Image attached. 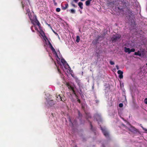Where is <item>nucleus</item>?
I'll use <instances>...</instances> for the list:
<instances>
[{
  "label": "nucleus",
  "instance_id": "obj_4",
  "mask_svg": "<svg viewBox=\"0 0 147 147\" xmlns=\"http://www.w3.org/2000/svg\"><path fill=\"white\" fill-rule=\"evenodd\" d=\"M61 62L63 63L65 68L67 69L69 67V65L64 59H61Z\"/></svg>",
  "mask_w": 147,
  "mask_h": 147
},
{
  "label": "nucleus",
  "instance_id": "obj_20",
  "mask_svg": "<svg viewBox=\"0 0 147 147\" xmlns=\"http://www.w3.org/2000/svg\"><path fill=\"white\" fill-rule=\"evenodd\" d=\"M135 51V49L134 48L131 49L130 50V53L131 52H134Z\"/></svg>",
  "mask_w": 147,
  "mask_h": 147
},
{
  "label": "nucleus",
  "instance_id": "obj_11",
  "mask_svg": "<svg viewBox=\"0 0 147 147\" xmlns=\"http://www.w3.org/2000/svg\"><path fill=\"white\" fill-rule=\"evenodd\" d=\"M134 55H138L140 56H141V54L139 51H138L137 52H135Z\"/></svg>",
  "mask_w": 147,
  "mask_h": 147
},
{
  "label": "nucleus",
  "instance_id": "obj_24",
  "mask_svg": "<svg viewBox=\"0 0 147 147\" xmlns=\"http://www.w3.org/2000/svg\"><path fill=\"white\" fill-rule=\"evenodd\" d=\"M144 102L145 104H147V98H146L144 99Z\"/></svg>",
  "mask_w": 147,
  "mask_h": 147
},
{
  "label": "nucleus",
  "instance_id": "obj_42",
  "mask_svg": "<svg viewBox=\"0 0 147 147\" xmlns=\"http://www.w3.org/2000/svg\"><path fill=\"white\" fill-rule=\"evenodd\" d=\"M56 9H60V8H57Z\"/></svg>",
  "mask_w": 147,
  "mask_h": 147
},
{
  "label": "nucleus",
  "instance_id": "obj_22",
  "mask_svg": "<svg viewBox=\"0 0 147 147\" xmlns=\"http://www.w3.org/2000/svg\"><path fill=\"white\" fill-rule=\"evenodd\" d=\"M123 106V105L122 103H121L119 104V107H122Z\"/></svg>",
  "mask_w": 147,
  "mask_h": 147
},
{
  "label": "nucleus",
  "instance_id": "obj_44",
  "mask_svg": "<svg viewBox=\"0 0 147 147\" xmlns=\"http://www.w3.org/2000/svg\"><path fill=\"white\" fill-rule=\"evenodd\" d=\"M91 117L90 116H89L88 117V118H91Z\"/></svg>",
  "mask_w": 147,
  "mask_h": 147
},
{
  "label": "nucleus",
  "instance_id": "obj_16",
  "mask_svg": "<svg viewBox=\"0 0 147 147\" xmlns=\"http://www.w3.org/2000/svg\"><path fill=\"white\" fill-rule=\"evenodd\" d=\"M54 53V54H55L56 56L59 59V57L58 56V55H57V53L55 51V52H53Z\"/></svg>",
  "mask_w": 147,
  "mask_h": 147
},
{
  "label": "nucleus",
  "instance_id": "obj_2",
  "mask_svg": "<svg viewBox=\"0 0 147 147\" xmlns=\"http://www.w3.org/2000/svg\"><path fill=\"white\" fill-rule=\"evenodd\" d=\"M66 85L68 89L72 90L73 93L74 94L76 97H78L75 91L74 90V88L69 83H67L66 84Z\"/></svg>",
  "mask_w": 147,
  "mask_h": 147
},
{
  "label": "nucleus",
  "instance_id": "obj_51",
  "mask_svg": "<svg viewBox=\"0 0 147 147\" xmlns=\"http://www.w3.org/2000/svg\"><path fill=\"white\" fill-rule=\"evenodd\" d=\"M103 147H105L104 146V145H103Z\"/></svg>",
  "mask_w": 147,
  "mask_h": 147
},
{
  "label": "nucleus",
  "instance_id": "obj_38",
  "mask_svg": "<svg viewBox=\"0 0 147 147\" xmlns=\"http://www.w3.org/2000/svg\"><path fill=\"white\" fill-rule=\"evenodd\" d=\"M116 15H120V14L118 12V13H116Z\"/></svg>",
  "mask_w": 147,
  "mask_h": 147
},
{
  "label": "nucleus",
  "instance_id": "obj_6",
  "mask_svg": "<svg viewBox=\"0 0 147 147\" xmlns=\"http://www.w3.org/2000/svg\"><path fill=\"white\" fill-rule=\"evenodd\" d=\"M56 99L57 100H60L61 101H63V100H65L64 98L63 99V97H64V96L63 95H61L60 94L57 95L56 94Z\"/></svg>",
  "mask_w": 147,
  "mask_h": 147
},
{
  "label": "nucleus",
  "instance_id": "obj_46",
  "mask_svg": "<svg viewBox=\"0 0 147 147\" xmlns=\"http://www.w3.org/2000/svg\"><path fill=\"white\" fill-rule=\"evenodd\" d=\"M82 1H85V0H81Z\"/></svg>",
  "mask_w": 147,
  "mask_h": 147
},
{
  "label": "nucleus",
  "instance_id": "obj_36",
  "mask_svg": "<svg viewBox=\"0 0 147 147\" xmlns=\"http://www.w3.org/2000/svg\"><path fill=\"white\" fill-rule=\"evenodd\" d=\"M61 10H56V11L59 12Z\"/></svg>",
  "mask_w": 147,
  "mask_h": 147
},
{
  "label": "nucleus",
  "instance_id": "obj_35",
  "mask_svg": "<svg viewBox=\"0 0 147 147\" xmlns=\"http://www.w3.org/2000/svg\"><path fill=\"white\" fill-rule=\"evenodd\" d=\"M77 101L78 102L80 103L81 102L80 100L79 99H78L77 100Z\"/></svg>",
  "mask_w": 147,
  "mask_h": 147
},
{
  "label": "nucleus",
  "instance_id": "obj_23",
  "mask_svg": "<svg viewBox=\"0 0 147 147\" xmlns=\"http://www.w3.org/2000/svg\"><path fill=\"white\" fill-rule=\"evenodd\" d=\"M75 10H71L70 12L71 13H75Z\"/></svg>",
  "mask_w": 147,
  "mask_h": 147
},
{
  "label": "nucleus",
  "instance_id": "obj_1",
  "mask_svg": "<svg viewBox=\"0 0 147 147\" xmlns=\"http://www.w3.org/2000/svg\"><path fill=\"white\" fill-rule=\"evenodd\" d=\"M27 14L32 24L34 25V23H35L39 27H40V24L37 20L36 16L34 15L32 10H27L26 14Z\"/></svg>",
  "mask_w": 147,
  "mask_h": 147
},
{
  "label": "nucleus",
  "instance_id": "obj_27",
  "mask_svg": "<svg viewBox=\"0 0 147 147\" xmlns=\"http://www.w3.org/2000/svg\"><path fill=\"white\" fill-rule=\"evenodd\" d=\"M48 42L49 45V46H51V45H52L50 41L48 40Z\"/></svg>",
  "mask_w": 147,
  "mask_h": 147
},
{
  "label": "nucleus",
  "instance_id": "obj_43",
  "mask_svg": "<svg viewBox=\"0 0 147 147\" xmlns=\"http://www.w3.org/2000/svg\"><path fill=\"white\" fill-rule=\"evenodd\" d=\"M128 11H127V12H130V11L129 10H128Z\"/></svg>",
  "mask_w": 147,
  "mask_h": 147
},
{
  "label": "nucleus",
  "instance_id": "obj_9",
  "mask_svg": "<svg viewBox=\"0 0 147 147\" xmlns=\"http://www.w3.org/2000/svg\"><path fill=\"white\" fill-rule=\"evenodd\" d=\"M40 33L41 34V35L44 38V39L45 40V41H46V40H45V38H46L48 40L47 38L45 36V33L43 31H41V32H40Z\"/></svg>",
  "mask_w": 147,
  "mask_h": 147
},
{
  "label": "nucleus",
  "instance_id": "obj_33",
  "mask_svg": "<svg viewBox=\"0 0 147 147\" xmlns=\"http://www.w3.org/2000/svg\"><path fill=\"white\" fill-rule=\"evenodd\" d=\"M133 129L134 131H136L137 130V129L134 127L133 128Z\"/></svg>",
  "mask_w": 147,
  "mask_h": 147
},
{
  "label": "nucleus",
  "instance_id": "obj_30",
  "mask_svg": "<svg viewBox=\"0 0 147 147\" xmlns=\"http://www.w3.org/2000/svg\"><path fill=\"white\" fill-rule=\"evenodd\" d=\"M100 37V36H99V35H98V37H97V38H98V39H97V40H96V41H97L99 39Z\"/></svg>",
  "mask_w": 147,
  "mask_h": 147
},
{
  "label": "nucleus",
  "instance_id": "obj_41",
  "mask_svg": "<svg viewBox=\"0 0 147 147\" xmlns=\"http://www.w3.org/2000/svg\"><path fill=\"white\" fill-rule=\"evenodd\" d=\"M32 31L33 32H34V30L33 29H32Z\"/></svg>",
  "mask_w": 147,
  "mask_h": 147
},
{
  "label": "nucleus",
  "instance_id": "obj_7",
  "mask_svg": "<svg viewBox=\"0 0 147 147\" xmlns=\"http://www.w3.org/2000/svg\"><path fill=\"white\" fill-rule=\"evenodd\" d=\"M134 14H130V15H129L128 19L129 20H131V22H132L134 21Z\"/></svg>",
  "mask_w": 147,
  "mask_h": 147
},
{
  "label": "nucleus",
  "instance_id": "obj_3",
  "mask_svg": "<svg viewBox=\"0 0 147 147\" xmlns=\"http://www.w3.org/2000/svg\"><path fill=\"white\" fill-rule=\"evenodd\" d=\"M101 129L105 137L106 138L108 137H109V134L106 129L101 127Z\"/></svg>",
  "mask_w": 147,
  "mask_h": 147
},
{
  "label": "nucleus",
  "instance_id": "obj_37",
  "mask_svg": "<svg viewBox=\"0 0 147 147\" xmlns=\"http://www.w3.org/2000/svg\"><path fill=\"white\" fill-rule=\"evenodd\" d=\"M54 3L55 5H57V3L55 2H55H54Z\"/></svg>",
  "mask_w": 147,
  "mask_h": 147
},
{
  "label": "nucleus",
  "instance_id": "obj_18",
  "mask_svg": "<svg viewBox=\"0 0 147 147\" xmlns=\"http://www.w3.org/2000/svg\"><path fill=\"white\" fill-rule=\"evenodd\" d=\"M141 124H140V126L145 131H147V129H146L144 128L141 125Z\"/></svg>",
  "mask_w": 147,
  "mask_h": 147
},
{
  "label": "nucleus",
  "instance_id": "obj_52",
  "mask_svg": "<svg viewBox=\"0 0 147 147\" xmlns=\"http://www.w3.org/2000/svg\"><path fill=\"white\" fill-rule=\"evenodd\" d=\"M118 9H120L119 8V7H118Z\"/></svg>",
  "mask_w": 147,
  "mask_h": 147
},
{
  "label": "nucleus",
  "instance_id": "obj_39",
  "mask_svg": "<svg viewBox=\"0 0 147 147\" xmlns=\"http://www.w3.org/2000/svg\"><path fill=\"white\" fill-rule=\"evenodd\" d=\"M31 30H32V29H33V26H32L31 27Z\"/></svg>",
  "mask_w": 147,
  "mask_h": 147
},
{
  "label": "nucleus",
  "instance_id": "obj_31",
  "mask_svg": "<svg viewBox=\"0 0 147 147\" xmlns=\"http://www.w3.org/2000/svg\"><path fill=\"white\" fill-rule=\"evenodd\" d=\"M90 126H91V129H92L93 126H92L91 123H90Z\"/></svg>",
  "mask_w": 147,
  "mask_h": 147
},
{
  "label": "nucleus",
  "instance_id": "obj_50",
  "mask_svg": "<svg viewBox=\"0 0 147 147\" xmlns=\"http://www.w3.org/2000/svg\"><path fill=\"white\" fill-rule=\"evenodd\" d=\"M80 13H82L81 12V11L80 10Z\"/></svg>",
  "mask_w": 147,
  "mask_h": 147
},
{
  "label": "nucleus",
  "instance_id": "obj_13",
  "mask_svg": "<svg viewBox=\"0 0 147 147\" xmlns=\"http://www.w3.org/2000/svg\"><path fill=\"white\" fill-rule=\"evenodd\" d=\"M90 1H89L88 0L86 1V3H85L86 5L87 6H89L90 5Z\"/></svg>",
  "mask_w": 147,
  "mask_h": 147
},
{
  "label": "nucleus",
  "instance_id": "obj_26",
  "mask_svg": "<svg viewBox=\"0 0 147 147\" xmlns=\"http://www.w3.org/2000/svg\"><path fill=\"white\" fill-rule=\"evenodd\" d=\"M52 30L53 32L55 33V34L57 36H59V35H58V34L56 32H55L54 30Z\"/></svg>",
  "mask_w": 147,
  "mask_h": 147
},
{
  "label": "nucleus",
  "instance_id": "obj_53",
  "mask_svg": "<svg viewBox=\"0 0 147 147\" xmlns=\"http://www.w3.org/2000/svg\"><path fill=\"white\" fill-rule=\"evenodd\" d=\"M113 14H115V13H114Z\"/></svg>",
  "mask_w": 147,
  "mask_h": 147
},
{
  "label": "nucleus",
  "instance_id": "obj_14",
  "mask_svg": "<svg viewBox=\"0 0 147 147\" xmlns=\"http://www.w3.org/2000/svg\"><path fill=\"white\" fill-rule=\"evenodd\" d=\"M49 48L51 49L53 52H55V49L53 47L52 45L49 46Z\"/></svg>",
  "mask_w": 147,
  "mask_h": 147
},
{
  "label": "nucleus",
  "instance_id": "obj_45",
  "mask_svg": "<svg viewBox=\"0 0 147 147\" xmlns=\"http://www.w3.org/2000/svg\"><path fill=\"white\" fill-rule=\"evenodd\" d=\"M69 121L70 122H71V119H69Z\"/></svg>",
  "mask_w": 147,
  "mask_h": 147
},
{
  "label": "nucleus",
  "instance_id": "obj_5",
  "mask_svg": "<svg viewBox=\"0 0 147 147\" xmlns=\"http://www.w3.org/2000/svg\"><path fill=\"white\" fill-rule=\"evenodd\" d=\"M121 36L120 35H117L111 38V40L113 42H116L121 38Z\"/></svg>",
  "mask_w": 147,
  "mask_h": 147
},
{
  "label": "nucleus",
  "instance_id": "obj_15",
  "mask_svg": "<svg viewBox=\"0 0 147 147\" xmlns=\"http://www.w3.org/2000/svg\"><path fill=\"white\" fill-rule=\"evenodd\" d=\"M80 37L79 36H76V41L77 42H78L80 41Z\"/></svg>",
  "mask_w": 147,
  "mask_h": 147
},
{
  "label": "nucleus",
  "instance_id": "obj_29",
  "mask_svg": "<svg viewBox=\"0 0 147 147\" xmlns=\"http://www.w3.org/2000/svg\"><path fill=\"white\" fill-rule=\"evenodd\" d=\"M116 68L118 70L119 69V66L118 65H116Z\"/></svg>",
  "mask_w": 147,
  "mask_h": 147
},
{
  "label": "nucleus",
  "instance_id": "obj_25",
  "mask_svg": "<svg viewBox=\"0 0 147 147\" xmlns=\"http://www.w3.org/2000/svg\"><path fill=\"white\" fill-rule=\"evenodd\" d=\"M71 5L74 7H76V6L73 3V2H72L71 3Z\"/></svg>",
  "mask_w": 147,
  "mask_h": 147
},
{
  "label": "nucleus",
  "instance_id": "obj_54",
  "mask_svg": "<svg viewBox=\"0 0 147 147\" xmlns=\"http://www.w3.org/2000/svg\"><path fill=\"white\" fill-rule=\"evenodd\" d=\"M146 65L147 66V63H146Z\"/></svg>",
  "mask_w": 147,
  "mask_h": 147
},
{
  "label": "nucleus",
  "instance_id": "obj_47",
  "mask_svg": "<svg viewBox=\"0 0 147 147\" xmlns=\"http://www.w3.org/2000/svg\"><path fill=\"white\" fill-rule=\"evenodd\" d=\"M53 2H55V0H53Z\"/></svg>",
  "mask_w": 147,
  "mask_h": 147
},
{
  "label": "nucleus",
  "instance_id": "obj_34",
  "mask_svg": "<svg viewBox=\"0 0 147 147\" xmlns=\"http://www.w3.org/2000/svg\"><path fill=\"white\" fill-rule=\"evenodd\" d=\"M78 115H79V116H80V115H80V112L79 111H78Z\"/></svg>",
  "mask_w": 147,
  "mask_h": 147
},
{
  "label": "nucleus",
  "instance_id": "obj_12",
  "mask_svg": "<svg viewBox=\"0 0 147 147\" xmlns=\"http://www.w3.org/2000/svg\"><path fill=\"white\" fill-rule=\"evenodd\" d=\"M78 5L80 7V8L81 9H82L83 8V4L81 2H79L78 3Z\"/></svg>",
  "mask_w": 147,
  "mask_h": 147
},
{
  "label": "nucleus",
  "instance_id": "obj_8",
  "mask_svg": "<svg viewBox=\"0 0 147 147\" xmlns=\"http://www.w3.org/2000/svg\"><path fill=\"white\" fill-rule=\"evenodd\" d=\"M117 73L119 74V77L120 79H122L123 78V72L122 71H121L120 70H119L117 71Z\"/></svg>",
  "mask_w": 147,
  "mask_h": 147
},
{
  "label": "nucleus",
  "instance_id": "obj_19",
  "mask_svg": "<svg viewBox=\"0 0 147 147\" xmlns=\"http://www.w3.org/2000/svg\"><path fill=\"white\" fill-rule=\"evenodd\" d=\"M117 10L118 12L119 13H123V10Z\"/></svg>",
  "mask_w": 147,
  "mask_h": 147
},
{
  "label": "nucleus",
  "instance_id": "obj_28",
  "mask_svg": "<svg viewBox=\"0 0 147 147\" xmlns=\"http://www.w3.org/2000/svg\"><path fill=\"white\" fill-rule=\"evenodd\" d=\"M57 68L58 71L59 72V73H61V72L60 69L58 67H57Z\"/></svg>",
  "mask_w": 147,
  "mask_h": 147
},
{
  "label": "nucleus",
  "instance_id": "obj_17",
  "mask_svg": "<svg viewBox=\"0 0 147 147\" xmlns=\"http://www.w3.org/2000/svg\"><path fill=\"white\" fill-rule=\"evenodd\" d=\"M65 7H64V9H66L68 7V4L67 3L65 4Z\"/></svg>",
  "mask_w": 147,
  "mask_h": 147
},
{
  "label": "nucleus",
  "instance_id": "obj_48",
  "mask_svg": "<svg viewBox=\"0 0 147 147\" xmlns=\"http://www.w3.org/2000/svg\"><path fill=\"white\" fill-rule=\"evenodd\" d=\"M113 10L114 11H115V10L113 9Z\"/></svg>",
  "mask_w": 147,
  "mask_h": 147
},
{
  "label": "nucleus",
  "instance_id": "obj_49",
  "mask_svg": "<svg viewBox=\"0 0 147 147\" xmlns=\"http://www.w3.org/2000/svg\"><path fill=\"white\" fill-rule=\"evenodd\" d=\"M96 115H98V114H96Z\"/></svg>",
  "mask_w": 147,
  "mask_h": 147
},
{
  "label": "nucleus",
  "instance_id": "obj_40",
  "mask_svg": "<svg viewBox=\"0 0 147 147\" xmlns=\"http://www.w3.org/2000/svg\"><path fill=\"white\" fill-rule=\"evenodd\" d=\"M35 29L36 30H37L38 29L36 27H35Z\"/></svg>",
  "mask_w": 147,
  "mask_h": 147
},
{
  "label": "nucleus",
  "instance_id": "obj_32",
  "mask_svg": "<svg viewBox=\"0 0 147 147\" xmlns=\"http://www.w3.org/2000/svg\"><path fill=\"white\" fill-rule=\"evenodd\" d=\"M78 0H74V1L76 3L78 2Z\"/></svg>",
  "mask_w": 147,
  "mask_h": 147
},
{
  "label": "nucleus",
  "instance_id": "obj_21",
  "mask_svg": "<svg viewBox=\"0 0 147 147\" xmlns=\"http://www.w3.org/2000/svg\"><path fill=\"white\" fill-rule=\"evenodd\" d=\"M110 63L111 65H114L115 64L114 62L111 61H110Z\"/></svg>",
  "mask_w": 147,
  "mask_h": 147
},
{
  "label": "nucleus",
  "instance_id": "obj_10",
  "mask_svg": "<svg viewBox=\"0 0 147 147\" xmlns=\"http://www.w3.org/2000/svg\"><path fill=\"white\" fill-rule=\"evenodd\" d=\"M124 49V51L125 53H128L129 54L130 53V49L129 48H127L125 47Z\"/></svg>",
  "mask_w": 147,
  "mask_h": 147
}]
</instances>
